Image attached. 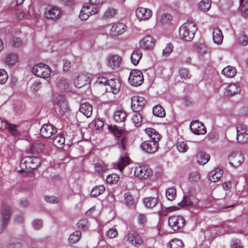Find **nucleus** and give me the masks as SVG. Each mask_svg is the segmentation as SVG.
I'll return each mask as SVG.
<instances>
[{"mask_svg":"<svg viewBox=\"0 0 248 248\" xmlns=\"http://www.w3.org/2000/svg\"><path fill=\"white\" fill-rule=\"evenodd\" d=\"M126 117V113L121 109L115 111L113 115L114 120L116 122H122L124 121Z\"/></svg>","mask_w":248,"mask_h":248,"instance_id":"nucleus-30","label":"nucleus"},{"mask_svg":"<svg viewBox=\"0 0 248 248\" xmlns=\"http://www.w3.org/2000/svg\"><path fill=\"white\" fill-rule=\"evenodd\" d=\"M18 61V56L16 54H9L5 58V63L9 66H12L17 62Z\"/></svg>","mask_w":248,"mask_h":248,"instance_id":"nucleus-32","label":"nucleus"},{"mask_svg":"<svg viewBox=\"0 0 248 248\" xmlns=\"http://www.w3.org/2000/svg\"><path fill=\"white\" fill-rule=\"evenodd\" d=\"M56 103L61 109H66L67 103L63 96L59 95L56 98Z\"/></svg>","mask_w":248,"mask_h":248,"instance_id":"nucleus-43","label":"nucleus"},{"mask_svg":"<svg viewBox=\"0 0 248 248\" xmlns=\"http://www.w3.org/2000/svg\"><path fill=\"white\" fill-rule=\"evenodd\" d=\"M166 195L168 200H173L176 195V191L175 188L173 187H172L167 189L166 191Z\"/></svg>","mask_w":248,"mask_h":248,"instance_id":"nucleus-45","label":"nucleus"},{"mask_svg":"<svg viewBox=\"0 0 248 248\" xmlns=\"http://www.w3.org/2000/svg\"><path fill=\"white\" fill-rule=\"evenodd\" d=\"M44 15L47 19L56 20L60 18L61 12L58 7L49 6L46 8Z\"/></svg>","mask_w":248,"mask_h":248,"instance_id":"nucleus-12","label":"nucleus"},{"mask_svg":"<svg viewBox=\"0 0 248 248\" xmlns=\"http://www.w3.org/2000/svg\"><path fill=\"white\" fill-rule=\"evenodd\" d=\"M173 46L170 44L167 45L166 47L163 49L162 55L165 57H167L172 51Z\"/></svg>","mask_w":248,"mask_h":248,"instance_id":"nucleus-59","label":"nucleus"},{"mask_svg":"<svg viewBox=\"0 0 248 248\" xmlns=\"http://www.w3.org/2000/svg\"><path fill=\"white\" fill-rule=\"evenodd\" d=\"M143 202L146 207L152 208L158 203V200L155 197H148L143 200Z\"/></svg>","mask_w":248,"mask_h":248,"instance_id":"nucleus-35","label":"nucleus"},{"mask_svg":"<svg viewBox=\"0 0 248 248\" xmlns=\"http://www.w3.org/2000/svg\"><path fill=\"white\" fill-rule=\"evenodd\" d=\"M8 76L4 69H0V83L3 84L7 81Z\"/></svg>","mask_w":248,"mask_h":248,"instance_id":"nucleus-61","label":"nucleus"},{"mask_svg":"<svg viewBox=\"0 0 248 248\" xmlns=\"http://www.w3.org/2000/svg\"><path fill=\"white\" fill-rule=\"evenodd\" d=\"M146 100L142 96L134 95L131 99V107L134 111H140L145 104Z\"/></svg>","mask_w":248,"mask_h":248,"instance_id":"nucleus-9","label":"nucleus"},{"mask_svg":"<svg viewBox=\"0 0 248 248\" xmlns=\"http://www.w3.org/2000/svg\"><path fill=\"white\" fill-rule=\"evenodd\" d=\"M119 180V176L117 174H112L108 176L106 181L109 184H116Z\"/></svg>","mask_w":248,"mask_h":248,"instance_id":"nucleus-53","label":"nucleus"},{"mask_svg":"<svg viewBox=\"0 0 248 248\" xmlns=\"http://www.w3.org/2000/svg\"><path fill=\"white\" fill-rule=\"evenodd\" d=\"M106 0H90L89 2L88 3L92 5V7L97 8V11H99L102 3Z\"/></svg>","mask_w":248,"mask_h":248,"instance_id":"nucleus-54","label":"nucleus"},{"mask_svg":"<svg viewBox=\"0 0 248 248\" xmlns=\"http://www.w3.org/2000/svg\"><path fill=\"white\" fill-rule=\"evenodd\" d=\"M158 142H157V140H147L142 143L140 145V147L143 151L147 153H153L158 149Z\"/></svg>","mask_w":248,"mask_h":248,"instance_id":"nucleus-15","label":"nucleus"},{"mask_svg":"<svg viewBox=\"0 0 248 248\" xmlns=\"http://www.w3.org/2000/svg\"><path fill=\"white\" fill-rule=\"evenodd\" d=\"M190 128L196 135H203L206 133V127L199 121H194L190 123Z\"/></svg>","mask_w":248,"mask_h":248,"instance_id":"nucleus-16","label":"nucleus"},{"mask_svg":"<svg viewBox=\"0 0 248 248\" xmlns=\"http://www.w3.org/2000/svg\"><path fill=\"white\" fill-rule=\"evenodd\" d=\"M11 207L8 204L3 203L1 208L2 221L0 220V232H1L10 217Z\"/></svg>","mask_w":248,"mask_h":248,"instance_id":"nucleus-10","label":"nucleus"},{"mask_svg":"<svg viewBox=\"0 0 248 248\" xmlns=\"http://www.w3.org/2000/svg\"><path fill=\"white\" fill-rule=\"evenodd\" d=\"M56 129L51 124H45L42 126L40 129V134L42 137L48 138L54 133Z\"/></svg>","mask_w":248,"mask_h":248,"instance_id":"nucleus-20","label":"nucleus"},{"mask_svg":"<svg viewBox=\"0 0 248 248\" xmlns=\"http://www.w3.org/2000/svg\"><path fill=\"white\" fill-rule=\"evenodd\" d=\"M239 8L241 12L246 15H248V1L247 0H240Z\"/></svg>","mask_w":248,"mask_h":248,"instance_id":"nucleus-49","label":"nucleus"},{"mask_svg":"<svg viewBox=\"0 0 248 248\" xmlns=\"http://www.w3.org/2000/svg\"><path fill=\"white\" fill-rule=\"evenodd\" d=\"M229 164L233 167L240 166L244 160V157L240 152H232L228 155Z\"/></svg>","mask_w":248,"mask_h":248,"instance_id":"nucleus-6","label":"nucleus"},{"mask_svg":"<svg viewBox=\"0 0 248 248\" xmlns=\"http://www.w3.org/2000/svg\"><path fill=\"white\" fill-rule=\"evenodd\" d=\"M121 61V57L118 55L110 54L107 58V65L112 69L119 67Z\"/></svg>","mask_w":248,"mask_h":248,"instance_id":"nucleus-19","label":"nucleus"},{"mask_svg":"<svg viewBox=\"0 0 248 248\" xmlns=\"http://www.w3.org/2000/svg\"><path fill=\"white\" fill-rule=\"evenodd\" d=\"M30 164V156H26L21 161L20 166L22 169L29 170L28 167Z\"/></svg>","mask_w":248,"mask_h":248,"instance_id":"nucleus-55","label":"nucleus"},{"mask_svg":"<svg viewBox=\"0 0 248 248\" xmlns=\"http://www.w3.org/2000/svg\"><path fill=\"white\" fill-rule=\"evenodd\" d=\"M240 91V88L235 84H231L229 85L226 89L225 94L228 96H232Z\"/></svg>","mask_w":248,"mask_h":248,"instance_id":"nucleus-28","label":"nucleus"},{"mask_svg":"<svg viewBox=\"0 0 248 248\" xmlns=\"http://www.w3.org/2000/svg\"><path fill=\"white\" fill-rule=\"evenodd\" d=\"M11 43L16 48H19L23 45L22 41L18 38H13L11 41Z\"/></svg>","mask_w":248,"mask_h":248,"instance_id":"nucleus-60","label":"nucleus"},{"mask_svg":"<svg viewBox=\"0 0 248 248\" xmlns=\"http://www.w3.org/2000/svg\"><path fill=\"white\" fill-rule=\"evenodd\" d=\"M152 174L153 172L150 167L144 164L136 167L134 172L136 176L142 179L148 178Z\"/></svg>","mask_w":248,"mask_h":248,"instance_id":"nucleus-4","label":"nucleus"},{"mask_svg":"<svg viewBox=\"0 0 248 248\" xmlns=\"http://www.w3.org/2000/svg\"><path fill=\"white\" fill-rule=\"evenodd\" d=\"M65 142V138L63 134H59L56 136L53 140V143L56 147L61 148Z\"/></svg>","mask_w":248,"mask_h":248,"instance_id":"nucleus-29","label":"nucleus"},{"mask_svg":"<svg viewBox=\"0 0 248 248\" xmlns=\"http://www.w3.org/2000/svg\"><path fill=\"white\" fill-rule=\"evenodd\" d=\"M211 4V1L210 0H202L199 3V7L202 11L207 12L209 10Z\"/></svg>","mask_w":248,"mask_h":248,"instance_id":"nucleus-38","label":"nucleus"},{"mask_svg":"<svg viewBox=\"0 0 248 248\" xmlns=\"http://www.w3.org/2000/svg\"><path fill=\"white\" fill-rule=\"evenodd\" d=\"M213 39L215 43L220 44L223 41V36L221 31L217 27H215L212 31Z\"/></svg>","mask_w":248,"mask_h":248,"instance_id":"nucleus-23","label":"nucleus"},{"mask_svg":"<svg viewBox=\"0 0 248 248\" xmlns=\"http://www.w3.org/2000/svg\"><path fill=\"white\" fill-rule=\"evenodd\" d=\"M127 30L126 26L123 23H115L110 29V33L112 36H118L123 34Z\"/></svg>","mask_w":248,"mask_h":248,"instance_id":"nucleus-18","label":"nucleus"},{"mask_svg":"<svg viewBox=\"0 0 248 248\" xmlns=\"http://www.w3.org/2000/svg\"><path fill=\"white\" fill-rule=\"evenodd\" d=\"M6 129H7L14 136H17L19 134V131L17 130V125L15 124H10L7 123Z\"/></svg>","mask_w":248,"mask_h":248,"instance_id":"nucleus-52","label":"nucleus"},{"mask_svg":"<svg viewBox=\"0 0 248 248\" xmlns=\"http://www.w3.org/2000/svg\"><path fill=\"white\" fill-rule=\"evenodd\" d=\"M91 78L88 74H81L77 77L74 80V85L78 88H81L91 82Z\"/></svg>","mask_w":248,"mask_h":248,"instance_id":"nucleus-17","label":"nucleus"},{"mask_svg":"<svg viewBox=\"0 0 248 248\" xmlns=\"http://www.w3.org/2000/svg\"><path fill=\"white\" fill-rule=\"evenodd\" d=\"M98 12L97 8L92 7L88 3L84 5L80 10L79 17L82 20H86L89 17L92 15H94Z\"/></svg>","mask_w":248,"mask_h":248,"instance_id":"nucleus-8","label":"nucleus"},{"mask_svg":"<svg viewBox=\"0 0 248 248\" xmlns=\"http://www.w3.org/2000/svg\"><path fill=\"white\" fill-rule=\"evenodd\" d=\"M238 44L242 46H246L248 44V36L245 33L240 34L237 39Z\"/></svg>","mask_w":248,"mask_h":248,"instance_id":"nucleus-47","label":"nucleus"},{"mask_svg":"<svg viewBox=\"0 0 248 248\" xmlns=\"http://www.w3.org/2000/svg\"><path fill=\"white\" fill-rule=\"evenodd\" d=\"M135 13L136 17L140 21L148 20L152 16L153 14L151 10L142 7L138 8Z\"/></svg>","mask_w":248,"mask_h":248,"instance_id":"nucleus-13","label":"nucleus"},{"mask_svg":"<svg viewBox=\"0 0 248 248\" xmlns=\"http://www.w3.org/2000/svg\"><path fill=\"white\" fill-rule=\"evenodd\" d=\"M145 132L151 139V140H157V142H158L161 139L160 134L154 128L151 127L146 128L145 129Z\"/></svg>","mask_w":248,"mask_h":248,"instance_id":"nucleus-26","label":"nucleus"},{"mask_svg":"<svg viewBox=\"0 0 248 248\" xmlns=\"http://www.w3.org/2000/svg\"><path fill=\"white\" fill-rule=\"evenodd\" d=\"M142 56V53L141 50L138 48H135L131 55V61L132 64L134 65H138Z\"/></svg>","mask_w":248,"mask_h":248,"instance_id":"nucleus-22","label":"nucleus"},{"mask_svg":"<svg viewBox=\"0 0 248 248\" xmlns=\"http://www.w3.org/2000/svg\"><path fill=\"white\" fill-rule=\"evenodd\" d=\"M222 74L229 78L233 77L236 74V70L234 67L228 66L222 70Z\"/></svg>","mask_w":248,"mask_h":248,"instance_id":"nucleus-33","label":"nucleus"},{"mask_svg":"<svg viewBox=\"0 0 248 248\" xmlns=\"http://www.w3.org/2000/svg\"><path fill=\"white\" fill-rule=\"evenodd\" d=\"M210 159V155L204 152H199L197 155V162L201 165H203L207 163Z\"/></svg>","mask_w":248,"mask_h":248,"instance_id":"nucleus-27","label":"nucleus"},{"mask_svg":"<svg viewBox=\"0 0 248 248\" xmlns=\"http://www.w3.org/2000/svg\"><path fill=\"white\" fill-rule=\"evenodd\" d=\"M79 111L87 118H89L92 114L93 108L91 105L89 103H83L80 105Z\"/></svg>","mask_w":248,"mask_h":248,"instance_id":"nucleus-24","label":"nucleus"},{"mask_svg":"<svg viewBox=\"0 0 248 248\" xmlns=\"http://www.w3.org/2000/svg\"><path fill=\"white\" fill-rule=\"evenodd\" d=\"M117 10L112 8H108L104 13L103 17L105 19L111 18L115 16Z\"/></svg>","mask_w":248,"mask_h":248,"instance_id":"nucleus-44","label":"nucleus"},{"mask_svg":"<svg viewBox=\"0 0 248 248\" xmlns=\"http://www.w3.org/2000/svg\"><path fill=\"white\" fill-rule=\"evenodd\" d=\"M200 174L196 171L190 172L188 175V180L191 182H197L200 180Z\"/></svg>","mask_w":248,"mask_h":248,"instance_id":"nucleus-56","label":"nucleus"},{"mask_svg":"<svg viewBox=\"0 0 248 248\" xmlns=\"http://www.w3.org/2000/svg\"><path fill=\"white\" fill-rule=\"evenodd\" d=\"M236 140L238 143H245L248 142V129L240 124L236 126Z\"/></svg>","mask_w":248,"mask_h":248,"instance_id":"nucleus-7","label":"nucleus"},{"mask_svg":"<svg viewBox=\"0 0 248 248\" xmlns=\"http://www.w3.org/2000/svg\"><path fill=\"white\" fill-rule=\"evenodd\" d=\"M109 129L116 137H120L123 133V130L115 125L109 126Z\"/></svg>","mask_w":248,"mask_h":248,"instance_id":"nucleus-51","label":"nucleus"},{"mask_svg":"<svg viewBox=\"0 0 248 248\" xmlns=\"http://www.w3.org/2000/svg\"><path fill=\"white\" fill-rule=\"evenodd\" d=\"M129 158L126 156L121 157L117 163L118 169L122 171V170L129 164Z\"/></svg>","mask_w":248,"mask_h":248,"instance_id":"nucleus-42","label":"nucleus"},{"mask_svg":"<svg viewBox=\"0 0 248 248\" xmlns=\"http://www.w3.org/2000/svg\"><path fill=\"white\" fill-rule=\"evenodd\" d=\"M94 169L96 172L101 174L107 170V166L103 162H97L94 164Z\"/></svg>","mask_w":248,"mask_h":248,"instance_id":"nucleus-40","label":"nucleus"},{"mask_svg":"<svg viewBox=\"0 0 248 248\" xmlns=\"http://www.w3.org/2000/svg\"><path fill=\"white\" fill-rule=\"evenodd\" d=\"M155 40L150 35H146L139 42L140 47L145 50L152 49L155 45Z\"/></svg>","mask_w":248,"mask_h":248,"instance_id":"nucleus-14","label":"nucleus"},{"mask_svg":"<svg viewBox=\"0 0 248 248\" xmlns=\"http://www.w3.org/2000/svg\"><path fill=\"white\" fill-rule=\"evenodd\" d=\"M223 171L221 169H215L209 174V179L213 182H217L222 176Z\"/></svg>","mask_w":248,"mask_h":248,"instance_id":"nucleus-25","label":"nucleus"},{"mask_svg":"<svg viewBox=\"0 0 248 248\" xmlns=\"http://www.w3.org/2000/svg\"><path fill=\"white\" fill-rule=\"evenodd\" d=\"M177 149L180 152L185 153L187 151L188 146L185 141H178L176 145Z\"/></svg>","mask_w":248,"mask_h":248,"instance_id":"nucleus-50","label":"nucleus"},{"mask_svg":"<svg viewBox=\"0 0 248 248\" xmlns=\"http://www.w3.org/2000/svg\"><path fill=\"white\" fill-rule=\"evenodd\" d=\"M144 78L142 72L137 69L131 71L128 78L129 83L134 86L140 85L143 82Z\"/></svg>","mask_w":248,"mask_h":248,"instance_id":"nucleus-5","label":"nucleus"},{"mask_svg":"<svg viewBox=\"0 0 248 248\" xmlns=\"http://www.w3.org/2000/svg\"><path fill=\"white\" fill-rule=\"evenodd\" d=\"M197 31L196 25L192 22H187L179 28L180 37L187 41L192 40Z\"/></svg>","mask_w":248,"mask_h":248,"instance_id":"nucleus-1","label":"nucleus"},{"mask_svg":"<svg viewBox=\"0 0 248 248\" xmlns=\"http://www.w3.org/2000/svg\"><path fill=\"white\" fill-rule=\"evenodd\" d=\"M208 138L211 142H215L218 139V135L215 132H211L208 134Z\"/></svg>","mask_w":248,"mask_h":248,"instance_id":"nucleus-64","label":"nucleus"},{"mask_svg":"<svg viewBox=\"0 0 248 248\" xmlns=\"http://www.w3.org/2000/svg\"><path fill=\"white\" fill-rule=\"evenodd\" d=\"M125 239L130 244L135 247L141 245L143 242L142 237L135 232H131L127 233Z\"/></svg>","mask_w":248,"mask_h":248,"instance_id":"nucleus-11","label":"nucleus"},{"mask_svg":"<svg viewBox=\"0 0 248 248\" xmlns=\"http://www.w3.org/2000/svg\"><path fill=\"white\" fill-rule=\"evenodd\" d=\"M131 120L136 126L139 127L141 125L142 117L140 113L135 112L133 115Z\"/></svg>","mask_w":248,"mask_h":248,"instance_id":"nucleus-37","label":"nucleus"},{"mask_svg":"<svg viewBox=\"0 0 248 248\" xmlns=\"http://www.w3.org/2000/svg\"><path fill=\"white\" fill-rule=\"evenodd\" d=\"M172 20V16L169 14H163L159 20L162 25H167Z\"/></svg>","mask_w":248,"mask_h":248,"instance_id":"nucleus-48","label":"nucleus"},{"mask_svg":"<svg viewBox=\"0 0 248 248\" xmlns=\"http://www.w3.org/2000/svg\"><path fill=\"white\" fill-rule=\"evenodd\" d=\"M108 86L109 88L110 91L115 94L119 92L121 84L119 79L112 78L108 80Z\"/></svg>","mask_w":248,"mask_h":248,"instance_id":"nucleus-21","label":"nucleus"},{"mask_svg":"<svg viewBox=\"0 0 248 248\" xmlns=\"http://www.w3.org/2000/svg\"><path fill=\"white\" fill-rule=\"evenodd\" d=\"M107 235L110 238H115L118 235V232L117 230L113 227L108 230Z\"/></svg>","mask_w":248,"mask_h":248,"instance_id":"nucleus-62","label":"nucleus"},{"mask_svg":"<svg viewBox=\"0 0 248 248\" xmlns=\"http://www.w3.org/2000/svg\"><path fill=\"white\" fill-rule=\"evenodd\" d=\"M32 71L36 76L44 78L49 77L51 73L50 68L42 63L35 65L32 69Z\"/></svg>","mask_w":248,"mask_h":248,"instance_id":"nucleus-2","label":"nucleus"},{"mask_svg":"<svg viewBox=\"0 0 248 248\" xmlns=\"http://www.w3.org/2000/svg\"><path fill=\"white\" fill-rule=\"evenodd\" d=\"M184 246L183 241L178 238L172 239L167 244L170 248H182Z\"/></svg>","mask_w":248,"mask_h":248,"instance_id":"nucleus-31","label":"nucleus"},{"mask_svg":"<svg viewBox=\"0 0 248 248\" xmlns=\"http://www.w3.org/2000/svg\"><path fill=\"white\" fill-rule=\"evenodd\" d=\"M168 224L172 230L177 231L184 226L185 220L182 216H173L169 218Z\"/></svg>","mask_w":248,"mask_h":248,"instance_id":"nucleus-3","label":"nucleus"},{"mask_svg":"<svg viewBox=\"0 0 248 248\" xmlns=\"http://www.w3.org/2000/svg\"><path fill=\"white\" fill-rule=\"evenodd\" d=\"M41 164V159L39 157L30 156V164L29 169L34 170Z\"/></svg>","mask_w":248,"mask_h":248,"instance_id":"nucleus-34","label":"nucleus"},{"mask_svg":"<svg viewBox=\"0 0 248 248\" xmlns=\"http://www.w3.org/2000/svg\"><path fill=\"white\" fill-rule=\"evenodd\" d=\"M193 203L191 198L189 196L184 195L182 201L178 203V205L180 207H187L190 206Z\"/></svg>","mask_w":248,"mask_h":248,"instance_id":"nucleus-46","label":"nucleus"},{"mask_svg":"<svg viewBox=\"0 0 248 248\" xmlns=\"http://www.w3.org/2000/svg\"><path fill=\"white\" fill-rule=\"evenodd\" d=\"M105 190V187L103 185L94 187L91 192V195L93 197H97L103 194Z\"/></svg>","mask_w":248,"mask_h":248,"instance_id":"nucleus-39","label":"nucleus"},{"mask_svg":"<svg viewBox=\"0 0 248 248\" xmlns=\"http://www.w3.org/2000/svg\"><path fill=\"white\" fill-rule=\"evenodd\" d=\"M153 113L154 115L164 117L165 116V111L164 108L160 105H156L153 108Z\"/></svg>","mask_w":248,"mask_h":248,"instance_id":"nucleus-36","label":"nucleus"},{"mask_svg":"<svg viewBox=\"0 0 248 248\" xmlns=\"http://www.w3.org/2000/svg\"><path fill=\"white\" fill-rule=\"evenodd\" d=\"M124 200L126 203L129 205H134L136 203L133 196L129 193L125 194Z\"/></svg>","mask_w":248,"mask_h":248,"instance_id":"nucleus-57","label":"nucleus"},{"mask_svg":"<svg viewBox=\"0 0 248 248\" xmlns=\"http://www.w3.org/2000/svg\"><path fill=\"white\" fill-rule=\"evenodd\" d=\"M81 236V233L79 231H75L72 234H71L69 237V241L71 243H76L78 242Z\"/></svg>","mask_w":248,"mask_h":248,"instance_id":"nucleus-41","label":"nucleus"},{"mask_svg":"<svg viewBox=\"0 0 248 248\" xmlns=\"http://www.w3.org/2000/svg\"><path fill=\"white\" fill-rule=\"evenodd\" d=\"M41 86L42 84L40 81H35L31 86V89L33 92H36L41 88Z\"/></svg>","mask_w":248,"mask_h":248,"instance_id":"nucleus-63","label":"nucleus"},{"mask_svg":"<svg viewBox=\"0 0 248 248\" xmlns=\"http://www.w3.org/2000/svg\"><path fill=\"white\" fill-rule=\"evenodd\" d=\"M179 75L182 78H190V75L188 69L185 68H181L179 69Z\"/></svg>","mask_w":248,"mask_h":248,"instance_id":"nucleus-58","label":"nucleus"}]
</instances>
